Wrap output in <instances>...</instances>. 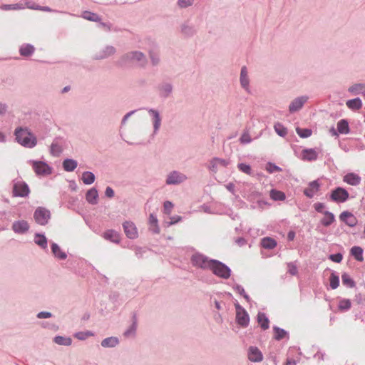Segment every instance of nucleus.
I'll return each instance as SVG.
<instances>
[{
	"label": "nucleus",
	"instance_id": "obj_1",
	"mask_svg": "<svg viewBox=\"0 0 365 365\" xmlns=\"http://www.w3.org/2000/svg\"><path fill=\"white\" fill-rule=\"evenodd\" d=\"M147 63L148 61L145 55L138 51H132L124 53L118 61V63L121 66L136 64L142 68H144Z\"/></svg>",
	"mask_w": 365,
	"mask_h": 365
},
{
	"label": "nucleus",
	"instance_id": "obj_2",
	"mask_svg": "<svg viewBox=\"0 0 365 365\" xmlns=\"http://www.w3.org/2000/svg\"><path fill=\"white\" fill-rule=\"evenodd\" d=\"M14 135L16 141L24 147L32 148L37 144L36 136L28 128H16L14 131Z\"/></svg>",
	"mask_w": 365,
	"mask_h": 365
},
{
	"label": "nucleus",
	"instance_id": "obj_3",
	"mask_svg": "<svg viewBox=\"0 0 365 365\" xmlns=\"http://www.w3.org/2000/svg\"><path fill=\"white\" fill-rule=\"evenodd\" d=\"M209 269L212 270L214 274L222 279H228L231 274V270L227 266L215 259L211 260Z\"/></svg>",
	"mask_w": 365,
	"mask_h": 365
},
{
	"label": "nucleus",
	"instance_id": "obj_4",
	"mask_svg": "<svg viewBox=\"0 0 365 365\" xmlns=\"http://www.w3.org/2000/svg\"><path fill=\"white\" fill-rule=\"evenodd\" d=\"M51 217V214L50 210L44 207H38L34 212L35 222L41 226L47 225Z\"/></svg>",
	"mask_w": 365,
	"mask_h": 365
},
{
	"label": "nucleus",
	"instance_id": "obj_5",
	"mask_svg": "<svg viewBox=\"0 0 365 365\" xmlns=\"http://www.w3.org/2000/svg\"><path fill=\"white\" fill-rule=\"evenodd\" d=\"M349 194L347 190L341 187H338L333 190L329 196L330 200L336 203L344 202L349 199Z\"/></svg>",
	"mask_w": 365,
	"mask_h": 365
},
{
	"label": "nucleus",
	"instance_id": "obj_6",
	"mask_svg": "<svg viewBox=\"0 0 365 365\" xmlns=\"http://www.w3.org/2000/svg\"><path fill=\"white\" fill-rule=\"evenodd\" d=\"M211 260L207 257L202 254H195L192 256L191 262L193 266L206 269H209L211 265Z\"/></svg>",
	"mask_w": 365,
	"mask_h": 365
},
{
	"label": "nucleus",
	"instance_id": "obj_7",
	"mask_svg": "<svg viewBox=\"0 0 365 365\" xmlns=\"http://www.w3.org/2000/svg\"><path fill=\"white\" fill-rule=\"evenodd\" d=\"M30 192L28 185L23 181L14 182L13 185V196L25 197L29 195Z\"/></svg>",
	"mask_w": 365,
	"mask_h": 365
},
{
	"label": "nucleus",
	"instance_id": "obj_8",
	"mask_svg": "<svg viewBox=\"0 0 365 365\" xmlns=\"http://www.w3.org/2000/svg\"><path fill=\"white\" fill-rule=\"evenodd\" d=\"M235 306L236 309V321L237 324L243 327H247L250 322V317L247 312L238 303L235 304Z\"/></svg>",
	"mask_w": 365,
	"mask_h": 365
},
{
	"label": "nucleus",
	"instance_id": "obj_9",
	"mask_svg": "<svg viewBox=\"0 0 365 365\" xmlns=\"http://www.w3.org/2000/svg\"><path fill=\"white\" fill-rule=\"evenodd\" d=\"M187 179V177L178 171L174 170L170 172L166 178L167 185H178L185 182Z\"/></svg>",
	"mask_w": 365,
	"mask_h": 365
},
{
	"label": "nucleus",
	"instance_id": "obj_10",
	"mask_svg": "<svg viewBox=\"0 0 365 365\" xmlns=\"http://www.w3.org/2000/svg\"><path fill=\"white\" fill-rule=\"evenodd\" d=\"M116 52V49L113 46H106L96 52L93 58L96 60H102L107 58Z\"/></svg>",
	"mask_w": 365,
	"mask_h": 365
},
{
	"label": "nucleus",
	"instance_id": "obj_11",
	"mask_svg": "<svg viewBox=\"0 0 365 365\" xmlns=\"http://www.w3.org/2000/svg\"><path fill=\"white\" fill-rule=\"evenodd\" d=\"M123 227L125 235L129 239L134 240L138 237L137 227L133 222L125 221L123 224Z\"/></svg>",
	"mask_w": 365,
	"mask_h": 365
},
{
	"label": "nucleus",
	"instance_id": "obj_12",
	"mask_svg": "<svg viewBox=\"0 0 365 365\" xmlns=\"http://www.w3.org/2000/svg\"><path fill=\"white\" fill-rule=\"evenodd\" d=\"M230 163V160L213 158L210 161L208 168L212 172L216 173L220 167L226 168Z\"/></svg>",
	"mask_w": 365,
	"mask_h": 365
},
{
	"label": "nucleus",
	"instance_id": "obj_13",
	"mask_svg": "<svg viewBox=\"0 0 365 365\" xmlns=\"http://www.w3.org/2000/svg\"><path fill=\"white\" fill-rule=\"evenodd\" d=\"M148 112L150 116L152 118L153 125V133L156 134L161 125V117L160 113L158 110L150 108L148 110Z\"/></svg>",
	"mask_w": 365,
	"mask_h": 365
},
{
	"label": "nucleus",
	"instance_id": "obj_14",
	"mask_svg": "<svg viewBox=\"0 0 365 365\" xmlns=\"http://www.w3.org/2000/svg\"><path fill=\"white\" fill-rule=\"evenodd\" d=\"M173 86L171 83L162 82L158 86V94L161 98H167L173 93Z\"/></svg>",
	"mask_w": 365,
	"mask_h": 365
},
{
	"label": "nucleus",
	"instance_id": "obj_15",
	"mask_svg": "<svg viewBox=\"0 0 365 365\" xmlns=\"http://www.w3.org/2000/svg\"><path fill=\"white\" fill-rule=\"evenodd\" d=\"M33 168L38 175H46L51 173V168L44 162H34Z\"/></svg>",
	"mask_w": 365,
	"mask_h": 365
},
{
	"label": "nucleus",
	"instance_id": "obj_16",
	"mask_svg": "<svg viewBox=\"0 0 365 365\" xmlns=\"http://www.w3.org/2000/svg\"><path fill=\"white\" fill-rule=\"evenodd\" d=\"M308 97L306 96H300L294 99L289 106V111L294 113L299 110L307 101Z\"/></svg>",
	"mask_w": 365,
	"mask_h": 365
},
{
	"label": "nucleus",
	"instance_id": "obj_17",
	"mask_svg": "<svg viewBox=\"0 0 365 365\" xmlns=\"http://www.w3.org/2000/svg\"><path fill=\"white\" fill-rule=\"evenodd\" d=\"M339 219L349 227H354L357 223L356 217L349 211H344L339 215Z\"/></svg>",
	"mask_w": 365,
	"mask_h": 365
},
{
	"label": "nucleus",
	"instance_id": "obj_18",
	"mask_svg": "<svg viewBox=\"0 0 365 365\" xmlns=\"http://www.w3.org/2000/svg\"><path fill=\"white\" fill-rule=\"evenodd\" d=\"M320 184L318 180H314L309 183L308 187L304 190V194L309 198H312L319 190Z\"/></svg>",
	"mask_w": 365,
	"mask_h": 365
},
{
	"label": "nucleus",
	"instance_id": "obj_19",
	"mask_svg": "<svg viewBox=\"0 0 365 365\" xmlns=\"http://www.w3.org/2000/svg\"><path fill=\"white\" fill-rule=\"evenodd\" d=\"M343 181L350 185L357 186L361 183V177L354 173H349L343 177Z\"/></svg>",
	"mask_w": 365,
	"mask_h": 365
},
{
	"label": "nucleus",
	"instance_id": "obj_20",
	"mask_svg": "<svg viewBox=\"0 0 365 365\" xmlns=\"http://www.w3.org/2000/svg\"><path fill=\"white\" fill-rule=\"evenodd\" d=\"M12 229L16 233L23 234L29 230V225L25 220L16 221L12 225Z\"/></svg>",
	"mask_w": 365,
	"mask_h": 365
},
{
	"label": "nucleus",
	"instance_id": "obj_21",
	"mask_svg": "<svg viewBox=\"0 0 365 365\" xmlns=\"http://www.w3.org/2000/svg\"><path fill=\"white\" fill-rule=\"evenodd\" d=\"M105 240L110 241L115 244H119L120 242V234L114 230H108L103 234Z\"/></svg>",
	"mask_w": 365,
	"mask_h": 365
},
{
	"label": "nucleus",
	"instance_id": "obj_22",
	"mask_svg": "<svg viewBox=\"0 0 365 365\" xmlns=\"http://www.w3.org/2000/svg\"><path fill=\"white\" fill-rule=\"evenodd\" d=\"M249 359L253 362H259L262 360V354L257 347L250 346L248 354Z\"/></svg>",
	"mask_w": 365,
	"mask_h": 365
},
{
	"label": "nucleus",
	"instance_id": "obj_23",
	"mask_svg": "<svg viewBox=\"0 0 365 365\" xmlns=\"http://www.w3.org/2000/svg\"><path fill=\"white\" fill-rule=\"evenodd\" d=\"M240 84L243 88H245L247 91H250V79L248 77V73L247 68L243 66L241 68L240 71Z\"/></svg>",
	"mask_w": 365,
	"mask_h": 365
},
{
	"label": "nucleus",
	"instance_id": "obj_24",
	"mask_svg": "<svg viewBox=\"0 0 365 365\" xmlns=\"http://www.w3.org/2000/svg\"><path fill=\"white\" fill-rule=\"evenodd\" d=\"M302 156L304 160L313 161L317 159L318 153L314 149L307 148L302 150Z\"/></svg>",
	"mask_w": 365,
	"mask_h": 365
},
{
	"label": "nucleus",
	"instance_id": "obj_25",
	"mask_svg": "<svg viewBox=\"0 0 365 365\" xmlns=\"http://www.w3.org/2000/svg\"><path fill=\"white\" fill-rule=\"evenodd\" d=\"M98 192L95 188H91L86 194V199L87 202L91 205H96L98 203Z\"/></svg>",
	"mask_w": 365,
	"mask_h": 365
},
{
	"label": "nucleus",
	"instance_id": "obj_26",
	"mask_svg": "<svg viewBox=\"0 0 365 365\" xmlns=\"http://www.w3.org/2000/svg\"><path fill=\"white\" fill-rule=\"evenodd\" d=\"M257 323L263 330H267L269 327V320L263 312H259L257 317Z\"/></svg>",
	"mask_w": 365,
	"mask_h": 365
},
{
	"label": "nucleus",
	"instance_id": "obj_27",
	"mask_svg": "<svg viewBox=\"0 0 365 365\" xmlns=\"http://www.w3.org/2000/svg\"><path fill=\"white\" fill-rule=\"evenodd\" d=\"M324 217H323L320 222L324 227L330 226L335 221L334 215L329 211H324Z\"/></svg>",
	"mask_w": 365,
	"mask_h": 365
},
{
	"label": "nucleus",
	"instance_id": "obj_28",
	"mask_svg": "<svg viewBox=\"0 0 365 365\" xmlns=\"http://www.w3.org/2000/svg\"><path fill=\"white\" fill-rule=\"evenodd\" d=\"M350 253L351 256L354 257V259L359 262H362L364 260L363 253L364 250L361 247L354 246L351 247L350 250Z\"/></svg>",
	"mask_w": 365,
	"mask_h": 365
},
{
	"label": "nucleus",
	"instance_id": "obj_29",
	"mask_svg": "<svg viewBox=\"0 0 365 365\" xmlns=\"http://www.w3.org/2000/svg\"><path fill=\"white\" fill-rule=\"evenodd\" d=\"M119 344V340L117 337L110 336L104 339L101 341V346L103 347H115Z\"/></svg>",
	"mask_w": 365,
	"mask_h": 365
},
{
	"label": "nucleus",
	"instance_id": "obj_30",
	"mask_svg": "<svg viewBox=\"0 0 365 365\" xmlns=\"http://www.w3.org/2000/svg\"><path fill=\"white\" fill-rule=\"evenodd\" d=\"M348 91L354 94H362L365 96V83H356L350 86Z\"/></svg>",
	"mask_w": 365,
	"mask_h": 365
},
{
	"label": "nucleus",
	"instance_id": "obj_31",
	"mask_svg": "<svg viewBox=\"0 0 365 365\" xmlns=\"http://www.w3.org/2000/svg\"><path fill=\"white\" fill-rule=\"evenodd\" d=\"M77 161L73 159H66L63 162V168L67 172H72L77 168Z\"/></svg>",
	"mask_w": 365,
	"mask_h": 365
},
{
	"label": "nucleus",
	"instance_id": "obj_32",
	"mask_svg": "<svg viewBox=\"0 0 365 365\" xmlns=\"http://www.w3.org/2000/svg\"><path fill=\"white\" fill-rule=\"evenodd\" d=\"M261 245L264 249L272 250L277 246V242L274 239L267 237L262 239Z\"/></svg>",
	"mask_w": 365,
	"mask_h": 365
},
{
	"label": "nucleus",
	"instance_id": "obj_33",
	"mask_svg": "<svg viewBox=\"0 0 365 365\" xmlns=\"http://www.w3.org/2000/svg\"><path fill=\"white\" fill-rule=\"evenodd\" d=\"M136 329H137V318H136V315L133 314V323H132L131 326L124 332L123 335L125 337L133 336L135 334Z\"/></svg>",
	"mask_w": 365,
	"mask_h": 365
},
{
	"label": "nucleus",
	"instance_id": "obj_34",
	"mask_svg": "<svg viewBox=\"0 0 365 365\" xmlns=\"http://www.w3.org/2000/svg\"><path fill=\"white\" fill-rule=\"evenodd\" d=\"M337 130L341 134H347L349 133V123L345 119L340 120L337 123Z\"/></svg>",
	"mask_w": 365,
	"mask_h": 365
},
{
	"label": "nucleus",
	"instance_id": "obj_35",
	"mask_svg": "<svg viewBox=\"0 0 365 365\" xmlns=\"http://www.w3.org/2000/svg\"><path fill=\"white\" fill-rule=\"evenodd\" d=\"M62 151V146L58 143L57 139H55L51 145V154L53 156H59Z\"/></svg>",
	"mask_w": 365,
	"mask_h": 365
},
{
	"label": "nucleus",
	"instance_id": "obj_36",
	"mask_svg": "<svg viewBox=\"0 0 365 365\" xmlns=\"http://www.w3.org/2000/svg\"><path fill=\"white\" fill-rule=\"evenodd\" d=\"M81 16L83 19L91 21L100 22L101 20V17L97 14L89 11H83Z\"/></svg>",
	"mask_w": 365,
	"mask_h": 365
},
{
	"label": "nucleus",
	"instance_id": "obj_37",
	"mask_svg": "<svg viewBox=\"0 0 365 365\" xmlns=\"http://www.w3.org/2000/svg\"><path fill=\"white\" fill-rule=\"evenodd\" d=\"M51 250L55 257L59 259H65L67 257L66 254L61 251L58 245L56 243L51 245Z\"/></svg>",
	"mask_w": 365,
	"mask_h": 365
},
{
	"label": "nucleus",
	"instance_id": "obj_38",
	"mask_svg": "<svg viewBox=\"0 0 365 365\" xmlns=\"http://www.w3.org/2000/svg\"><path fill=\"white\" fill-rule=\"evenodd\" d=\"M346 104L351 110H359L362 107V102L359 98L349 100Z\"/></svg>",
	"mask_w": 365,
	"mask_h": 365
},
{
	"label": "nucleus",
	"instance_id": "obj_39",
	"mask_svg": "<svg viewBox=\"0 0 365 365\" xmlns=\"http://www.w3.org/2000/svg\"><path fill=\"white\" fill-rule=\"evenodd\" d=\"M34 47L31 44H24L19 49L20 54L23 56H29L34 52Z\"/></svg>",
	"mask_w": 365,
	"mask_h": 365
},
{
	"label": "nucleus",
	"instance_id": "obj_40",
	"mask_svg": "<svg viewBox=\"0 0 365 365\" xmlns=\"http://www.w3.org/2000/svg\"><path fill=\"white\" fill-rule=\"evenodd\" d=\"M149 224L150 225V230L156 234L160 232L157 217L152 213L150 214L149 216Z\"/></svg>",
	"mask_w": 365,
	"mask_h": 365
},
{
	"label": "nucleus",
	"instance_id": "obj_41",
	"mask_svg": "<svg viewBox=\"0 0 365 365\" xmlns=\"http://www.w3.org/2000/svg\"><path fill=\"white\" fill-rule=\"evenodd\" d=\"M95 175L92 172L86 171L82 174V180L86 185H91L94 182Z\"/></svg>",
	"mask_w": 365,
	"mask_h": 365
},
{
	"label": "nucleus",
	"instance_id": "obj_42",
	"mask_svg": "<svg viewBox=\"0 0 365 365\" xmlns=\"http://www.w3.org/2000/svg\"><path fill=\"white\" fill-rule=\"evenodd\" d=\"M34 241L35 243L41 248L45 249L47 247V239L43 235L36 233L35 235Z\"/></svg>",
	"mask_w": 365,
	"mask_h": 365
},
{
	"label": "nucleus",
	"instance_id": "obj_43",
	"mask_svg": "<svg viewBox=\"0 0 365 365\" xmlns=\"http://www.w3.org/2000/svg\"><path fill=\"white\" fill-rule=\"evenodd\" d=\"M53 341L58 345L70 346L72 343V339L70 337L56 336L54 337Z\"/></svg>",
	"mask_w": 365,
	"mask_h": 365
},
{
	"label": "nucleus",
	"instance_id": "obj_44",
	"mask_svg": "<svg viewBox=\"0 0 365 365\" xmlns=\"http://www.w3.org/2000/svg\"><path fill=\"white\" fill-rule=\"evenodd\" d=\"M270 197L274 201H282L285 199L286 195L282 191L272 189L270 191Z\"/></svg>",
	"mask_w": 365,
	"mask_h": 365
},
{
	"label": "nucleus",
	"instance_id": "obj_45",
	"mask_svg": "<svg viewBox=\"0 0 365 365\" xmlns=\"http://www.w3.org/2000/svg\"><path fill=\"white\" fill-rule=\"evenodd\" d=\"M342 283L344 286L353 288L355 287V282L351 278L347 273H344L341 275Z\"/></svg>",
	"mask_w": 365,
	"mask_h": 365
},
{
	"label": "nucleus",
	"instance_id": "obj_46",
	"mask_svg": "<svg viewBox=\"0 0 365 365\" xmlns=\"http://www.w3.org/2000/svg\"><path fill=\"white\" fill-rule=\"evenodd\" d=\"M273 329L274 331V338L277 341H279V340L284 339L286 336V335L287 334V332L284 329H281L278 327H274Z\"/></svg>",
	"mask_w": 365,
	"mask_h": 365
},
{
	"label": "nucleus",
	"instance_id": "obj_47",
	"mask_svg": "<svg viewBox=\"0 0 365 365\" xmlns=\"http://www.w3.org/2000/svg\"><path fill=\"white\" fill-rule=\"evenodd\" d=\"M149 57L151 61L153 66H158L160 63L159 53L157 51L150 50L149 51Z\"/></svg>",
	"mask_w": 365,
	"mask_h": 365
},
{
	"label": "nucleus",
	"instance_id": "obj_48",
	"mask_svg": "<svg viewBox=\"0 0 365 365\" xmlns=\"http://www.w3.org/2000/svg\"><path fill=\"white\" fill-rule=\"evenodd\" d=\"M275 132L281 137H284L287 134V129L282 123H276L274 125Z\"/></svg>",
	"mask_w": 365,
	"mask_h": 365
},
{
	"label": "nucleus",
	"instance_id": "obj_49",
	"mask_svg": "<svg viewBox=\"0 0 365 365\" xmlns=\"http://www.w3.org/2000/svg\"><path fill=\"white\" fill-rule=\"evenodd\" d=\"M24 7L21 4H2L0 6V9L3 11H9V10H20L23 9Z\"/></svg>",
	"mask_w": 365,
	"mask_h": 365
},
{
	"label": "nucleus",
	"instance_id": "obj_50",
	"mask_svg": "<svg viewBox=\"0 0 365 365\" xmlns=\"http://www.w3.org/2000/svg\"><path fill=\"white\" fill-rule=\"evenodd\" d=\"M351 306L350 299H343L339 301L338 307L340 311H347L351 308Z\"/></svg>",
	"mask_w": 365,
	"mask_h": 365
},
{
	"label": "nucleus",
	"instance_id": "obj_51",
	"mask_svg": "<svg viewBox=\"0 0 365 365\" xmlns=\"http://www.w3.org/2000/svg\"><path fill=\"white\" fill-rule=\"evenodd\" d=\"M296 131H297V133L301 137V138H308L309 137L312 133V131L311 129H308V128H297L296 129Z\"/></svg>",
	"mask_w": 365,
	"mask_h": 365
},
{
	"label": "nucleus",
	"instance_id": "obj_52",
	"mask_svg": "<svg viewBox=\"0 0 365 365\" xmlns=\"http://www.w3.org/2000/svg\"><path fill=\"white\" fill-rule=\"evenodd\" d=\"M330 287L331 289H335L339 285V278L334 273H331L330 276Z\"/></svg>",
	"mask_w": 365,
	"mask_h": 365
},
{
	"label": "nucleus",
	"instance_id": "obj_53",
	"mask_svg": "<svg viewBox=\"0 0 365 365\" xmlns=\"http://www.w3.org/2000/svg\"><path fill=\"white\" fill-rule=\"evenodd\" d=\"M93 333L91 331H78L74 334V337L78 339V340H85L88 336H93Z\"/></svg>",
	"mask_w": 365,
	"mask_h": 365
},
{
	"label": "nucleus",
	"instance_id": "obj_54",
	"mask_svg": "<svg viewBox=\"0 0 365 365\" xmlns=\"http://www.w3.org/2000/svg\"><path fill=\"white\" fill-rule=\"evenodd\" d=\"M237 168L242 173H246L247 175H250L251 174L252 169H251V167L249 165H247V164H245V163H239L237 165Z\"/></svg>",
	"mask_w": 365,
	"mask_h": 365
},
{
	"label": "nucleus",
	"instance_id": "obj_55",
	"mask_svg": "<svg viewBox=\"0 0 365 365\" xmlns=\"http://www.w3.org/2000/svg\"><path fill=\"white\" fill-rule=\"evenodd\" d=\"M267 170L269 173H275V172H280V171H282V168H279V166L276 165L274 163H269L267 164Z\"/></svg>",
	"mask_w": 365,
	"mask_h": 365
},
{
	"label": "nucleus",
	"instance_id": "obj_56",
	"mask_svg": "<svg viewBox=\"0 0 365 365\" xmlns=\"http://www.w3.org/2000/svg\"><path fill=\"white\" fill-rule=\"evenodd\" d=\"M182 32L186 36H192L195 34V30L192 27L187 25H183L182 27Z\"/></svg>",
	"mask_w": 365,
	"mask_h": 365
},
{
	"label": "nucleus",
	"instance_id": "obj_57",
	"mask_svg": "<svg viewBox=\"0 0 365 365\" xmlns=\"http://www.w3.org/2000/svg\"><path fill=\"white\" fill-rule=\"evenodd\" d=\"M240 141L242 144H247L252 141V138L250 135V134L247 132L243 133V134L241 135L240 138Z\"/></svg>",
	"mask_w": 365,
	"mask_h": 365
},
{
	"label": "nucleus",
	"instance_id": "obj_58",
	"mask_svg": "<svg viewBox=\"0 0 365 365\" xmlns=\"http://www.w3.org/2000/svg\"><path fill=\"white\" fill-rule=\"evenodd\" d=\"M288 272L292 275H296L298 272L297 265L293 262L287 264Z\"/></svg>",
	"mask_w": 365,
	"mask_h": 365
},
{
	"label": "nucleus",
	"instance_id": "obj_59",
	"mask_svg": "<svg viewBox=\"0 0 365 365\" xmlns=\"http://www.w3.org/2000/svg\"><path fill=\"white\" fill-rule=\"evenodd\" d=\"M329 259L334 262L339 263L341 262V260L343 259V256L341 253H336V254L331 255L329 256Z\"/></svg>",
	"mask_w": 365,
	"mask_h": 365
},
{
	"label": "nucleus",
	"instance_id": "obj_60",
	"mask_svg": "<svg viewBox=\"0 0 365 365\" xmlns=\"http://www.w3.org/2000/svg\"><path fill=\"white\" fill-rule=\"evenodd\" d=\"M325 205L322 202H316L314 204V207L317 212L323 213L324 212V209L325 208Z\"/></svg>",
	"mask_w": 365,
	"mask_h": 365
},
{
	"label": "nucleus",
	"instance_id": "obj_61",
	"mask_svg": "<svg viewBox=\"0 0 365 365\" xmlns=\"http://www.w3.org/2000/svg\"><path fill=\"white\" fill-rule=\"evenodd\" d=\"M194 0H179L178 4L180 7L186 8L193 3Z\"/></svg>",
	"mask_w": 365,
	"mask_h": 365
},
{
	"label": "nucleus",
	"instance_id": "obj_62",
	"mask_svg": "<svg viewBox=\"0 0 365 365\" xmlns=\"http://www.w3.org/2000/svg\"><path fill=\"white\" fill-rule=\"evenodd\" d=\"M51 316H52V314L48 312H41L37 314V317L38 319L50 318Z\"/></svg>",
	"mask_w": 365,
	"mask_h": 365
},
{
	"label": "nucleus",
	"instance_id": "obj_63",
	"mask_svg": "<svg viewBox=\"0 0 365 365\" xmlns=\"http://www.w3.org/2000/svg\"><path fill=\"white\" fill-rule=\"evenodd\" d=\"M114 190H113L112 187H107L106 188V190H105V195L107 197H109V198H112L114 197Z\"/></svg>",
	"mask_w": 365,
	"mask_h": 365
},
{
	"label": "nucleus",
	"instance_id": "obj_64",
	"mask_svg": "<svg viewBox=\"0 0 365 365\" xmlns=\"http://www.w3.org/2000/svg\"><path fill=\"white\" fill-rule=\"evenodd\" d=\"M173 207V204L171 202L165 201L164 202V209L166 212H170Z\"/></svg>",
	"mask_w": 365,
	"mask_h": 365
}]
</instances>
